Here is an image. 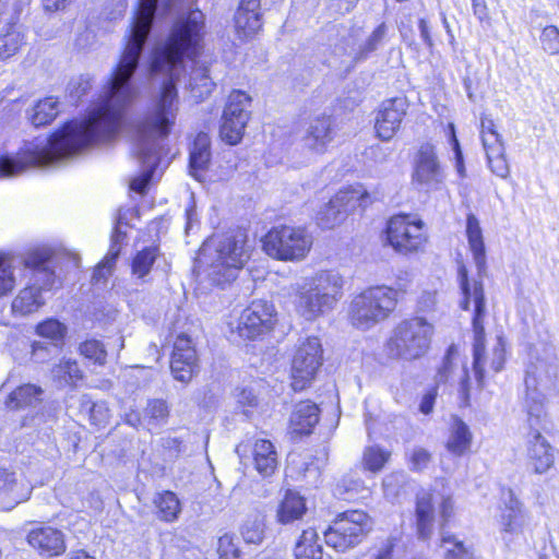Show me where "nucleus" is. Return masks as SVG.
<instances>
[{
	"instance_id": "f257e3e1",
	"label": "nucleus",
	"mask_w": 559,
	"mask_h": 559,
	"mask_svg": "<svg viewBox=\"0 0 559 559\" xmlns=\"http://www.w3.org/2000/svg\"><path fill=\"white\" fill-rule=\"evenodd\" d=\"M204 14L192 10L177 17L168 35L156 39L147 60V78L162 80L151 107L136 122L133 131V154L141 175L130 182L136 193L146 192L163 156L167 154L166 140L176 123L179 110L177 83L186 71V60L195 59L203 49Z\"/></svg>"
},
{
	"instance_id": "f03ea898",
	"label": "nucleus",
	"mask_w": 559,
	"mask_h": 559,
	"mask_svg": "<svg viewBox=\"0 0 559 559\" xmlns=\"http://www.w3.org/2000/svg\"><path fill=\"white\" fill-rule=\"evenodd\" d=\"M171 0H139L120 60L94 106H133L141 95L135 73L153 28L173 12Z\"/></svg>"
},
{
	"instance_id": "7ed1b4c3",
	"label": "nucleus",
	"mask_w": 559,
	"mask_h": 559,
	"mask_svg": "<svg viewBox=\"0 0 559 559\" xmlns=\"http://www.w3.org/2000/svg\"><path fill=\"white\" fill-rule=\"evenodd\" d=\"M209 281L224 288L234 282L250 259L247 237L241 230L214 235L203 245Z\"/></svg>"
},
{
	"instance_id": "20e7f679",
	"label": "nucleus",
	"mask_w": 559,
	"mask_h": 559,
	"mask_svg": "<svg viewBox=\"0 0 559 559\" xmlns=\"http://www.w3.org/2000/svg\"><path fill=\"white\" fill-rule=\"evenodd\" d=\"M344 280L336 271H322L314 277L297 285L296 311L306 320L312 321L325 311L333 309L342 297Z\"/></svg>"
},
{
	"instance_id": "39448f33",
	"label": "nucleus",
	"mask_w": 559,
	"mask_h": 559,
	"mask_svg": "<svg viewBox=\"0 0 559 559\" xmlns=\"http://www.w3.org/2000/svg\"><path fill=\"white\" fill-rule=\"evenodd\" d=\"M51 259L52 251L49 249L34 250L24 258V265L29 270L31 278L29 284L13 299V312L26 316L44 306L43 293L51 290L58 282Z\"/></svg>"
},
{
	"instance_id": "423d86ee",
	"label": "nucleus",
	"mask_w": 559,
	"mask_h": 559,
	"mask_svg": "<svg viewBox=\"0 0 559 559\" xmlns=\"http://www.w3.org/2000/svg\"><path fill=\"white\" fill-rule=\"evenodd\" d=\"M557 376V366L545 359L531 361L525 372L526 395L523 404L526 414V425L528 432L540 431L545 428L547 418L545 407V395L540 389L552 384Z\"/></svg>"
},
{
	"instance_id": "0eeeda50",
	"label": "nucleus",
	"mask_w": 559,
	"mask_h": 559,
	"mask_svg": "<svg viewBox=\"0 0 559 559\" xmlns=\"http://www.w3.org/2000/svg\"><path fill=\"white\" fill-rule=\"evenodd\" d=\"M433 332V325L423 317L403 320L386 343L388 353L397 359H418L429 349Z\"/></svg>"
},
{
	"instance_id": "6e6552de",
	"label": "nucleus",
	"mask_w": 559,
	"mask_h": 559,
	"mask_svg": "<svg viewBox=\"0 0 559 559\" xmlns=\"http://www.w3.org/2000/svg\"><path fill=\"white\" fill-rule=\"evenodd\" d=\"M397 292L388 286L370 287L357 295L352 304L349 317L354 326L368 330L386 319L395 309Z\"/></svg>"
},
{
	"instance_id": "1a4fd4ad",
	"label": "nucleus",
	"mask_w": 559,
	"mask_h": 559,
	"mask_svg": "<svg viewBox=\"0 0 559 559\" xmlns=\"http://www.w3.org/2000/svg\"><path fill=\"white\" fill-rule=\"evenodd\" d=\"M265 253L282 261H295L306 257L311 239L305 229L287 225L275 226L262 238Z\"/></svg>"
},
{
	"instance_id": "9d476101",
	"label": "nucleus",
	"mask_w": 559,
	"mask_h": 559,
	"mask_svg": "<svg viewBox=\"0 0 559 559\" xmlns=\"http://www.w3.org/2000/svg\"><path fill=\"white\" fill-rule=\"evenodd\" d=\"M371 531L369 515L360 510H350L340 514L325 532L324 540L328 546L338 552L353 548Z\"/></svg>"
},
{
	"instance_id": "9b49d317",
	"label": "nucleus",
	"mask_w": 559,
	"mask_h": 559,
	"mask_svg": "<svg viewBox=\"0 0 559 559\" xmlns=\"http://www.w3.org/2000/svg\"><path fill=\"white\" fill-rule=\"evenodd\" d=\"M427 239L424 222L411 215H394L386 224L385 241L397 253L409 254L421 251Z\"/></svg>"
},
{
	"instance_id": "f8f14e48",
	"label": "nucleus",
	"mask_w": 559,
	"mask_h": 559,
	"mask_svg": "<svg viewBox=\"0 0 559 559\" xmlns=\"http://www.w3.org/2000/svg\"><path fill=\"white\" fill-rule=\"evenodd\" d=\"M370 195L361 186H350L340 190L317 214L318 225L331 229L345 221L356 207H366Z\"/></svg>"
},
{
	"instance_id": "ddd939ff",
	"label": "nucleus",
	"mask_w": 559,
	"mask_h": 559,
	"mask_svg": "<svg viewBox=\"0 0 559 559\" xmlns=\"http://www.w3.org/2000/svg\"><path fill=\"white\" fill-rule=\"evenodd\" d=\"M323 364V349L320 340L316 336L302 341L292 361V388L302 391L310 386Z\"/></svg>"
},
{
	"instance_id": "4468645a",
	"label": "nucleus",
	"mask_w": 559,
	"mask_h": 559,
	"mask_svg": "<svg viewBox=\"0 0 559 559\" xmlns=\"http://www.w3.org/2000/svg\"><path fill=\"white\" fill-rule=\"evenodd\" d=\"M251 97L242 91H234L223 111L219 134L230 145L238 144L250 118Z\"/></svg>"
},
{
	"instance_id": "2eb2a0df",
	"label": "nucleus",
	"mask_w": 559,
	"mask_h": 559,
	"mask_svg": "<svg viewBox=\"0 0 559 559\" xmlns=\"http://www.w3.org/2000/svg\"><path fill=\"white\" fill-rule=\"evenodd\" d=\"M276 322L274 305L266 300H253L242 310L237 324L240 337L255 340L270 332Z\"/></svg>"
},
{
	"instance_id": "dca6fc26",
	"label": "nucleus",
	"mask_w": 559,
	"mask_h": 559,
	"mask_svg": "<svg viewBox=\"0 0 559 559\" xmlns=\"http://www.w3.org/2000/svg\"><path fill=\"white\" fill-rule=\"evenodd\" d=\"M412 179L419 190L429 192L441 189L445 175L433 145L426 143L419 147Z\"/></svg>"
},
{
	"instance_id": "f3484780",
	"label": "nucleus",
	"mask_w": 559,
	"mask_h": 559,
	"mask_svg": "<svg viewBox=\"0 0 559 559\" xmlns=\"http://www.w3.org/2000/svg\"><path fill=\"white\" fill-rule=\"evenodd\" d=\"M486 313V301L481 280L474 282V314L472 319L474 342H473V370L479 386H483L485 370V328L484 318Z\"/></svg>"
},
{
	"instance_id": "a211bd4d",
	"label": "nucleus",
	"mask_w": 559,
	"mask_h": 559,
	"mask_svg": "<svg viewBox=\"0 0 559 559\" xmlns=\"http://www.w3.org/2000/svg\"><path fill=\"white\" fill-rule=\"evenodd\" d=\"M408 108L406 97H393L383 100L376 116L374 129L382 141H390L401 128Z\"/></svg>"
},
{
	"instance_id": "6ab92c4d",
	"label": "nucleus",
	"mask_w": 559,
	"mask_h": 559,
	"mask_svg": "<svg viewBox=\"0 0 559 559\" xmlns=\"http://www.w3.org/2000/svg\"><path fill=\"white\" fill-rule=\"evenodd\" d=\"M198 356L192 341L186 334L177 336L170 360L174 378L180 382H189L198 369Z\"/></svg>"
},
{
	"instance_id": "aec40b11",
	"label": "nucleus",
	"mask_w": 559,
	"mask_h": 559,
	"mask_svg": "<svg viewBox=\"0 0 559 559\" xmlns=\"http://www.w3.org/2000/svg\"><path fill=\"white\" fill-rule=\"evenodd\" d=\"M530 522V516L523 504L515 498L512 490H509V499L500 515L502 539L509 545L514 537L523 534Z\"/></svg>"
},
{
	"instance_id": "412c9836",
	"label": "nucleus",
	"mask_w": 559,
	"mask_h": 559,
	"mask_svg": "<svg viewBox=\"0 0 559 559\" xmlns=\"http://www.w3.org/2000/svg\"><path fill=\"white\" fill-rule=\"evenodd\" d=\"M28 545L46 557L60 556L66 551V539L62 531L51 526H39L28 532Z\"/></svg>"
},
{
	"instance_id": "4be33fe9",
	"label": "nucleus",
	"mask_w": 559,
	"mask_h": 559,
	"mask_svg": "<svg viewBox=\"0 0 559 559\" xmlns=\"http://www.w3.org/2000/svg\"><path fill=\"white\" fill-rule=\"evenodd\" d=\"M335 134L334 121L330 115H320L309 121L306 134L302 139L307 148L316 152H325Z\"/></svg>"
},
{
	"instance_id": "5701e85b",
	"label": "nucleus",
	"mask_w": 559,
	"mask_h": 559,
	"mask_svg": "<svg viewBox=\"0 0 559 559\" xmlns=\"http://www.w3.org/2000/svg\"><path fill=\"white\" fill-rule=\"evenodd\" d=\"M320 420L319 406L307 400L297 403L290 414L289 428L295 436H308Z\"/></svg>"
},
{
	"instance_id": "b1692460",
	"label": "nucleus",
	"mask_w": 559,
	"mask_h": 559,
	"mask_svg": "<svg viewBox=\"0 0 559 559\" xmlns=\"http://www.w3.org/2000/svg\"><path fill=\"white\" fill-rule=\"evenodd\" d=\"M465 233L478 276L481 278L487 272L486 246L479 219L474 213H468L466 216Z\"/></svg>"
},
{
	"instance_id": "393cba45",
	"label": "nucleus",
	"mask_w": 559,
	"mask_h": 559,
	"mask_svg": "<svg viewBox=\"0 0 559 559\" xmlns=\"http://www.w3.org/2000/svg\"><path fill=\"white\" fill-rule=\"evenodd\" d=\"M124 224L122 217L119 216L111 234V243L109 250L103 261L95 267L92 275V283L98 285L105 283L116 264L121 251V245L126 239V231L120 229V225Z\"/></svg>"
},
{
	"instance_id": "a878e982",
	"label": "nucleus",
	"mask_w": 559,
	"mask_h": 559,
	"mask_svg": "<svg viewBox=\"0 0 559 559\" xmlns=\"http://www.w3.org/2000/svg\"><path fill=\"white\" fill-rule=\"evenodd\" d=\"M527 454L530 463L536 474L547 472L554 464V453L551 445L542 436L540 431L527 433Z\"/></svg>"
},
{
	"instance_id": "bb28decb",
	"label": "nucleus",
	"mask_w": 559,
	"mask_h": 559,
	"mask_svg": "<svg viewBox=\"0 0 559 559\" xmlns=\"http://www.w3.org/2000/svg\"><path fill=\"white\" fill-rule=\"evenodd\" d=\"M260 0H241L235 13V27L243 37L254 35L261 27Z\"/></svg>"
},
{
	"instance_id": "cd10ccee",
	"label": "nucleus",
	"mask_w": 559,
	"mask_h": 559,
	"mask_svg": "<svg viewBox=\"0 0 559 559\" xmlns=\"http://www.w3.org/2000/svg\"><path fill=\"white\" fill-rule=\"evenodd\" d=\"M211 156V139L209 134L199 132L189 153V171L197 180H201V173L207 170Z\"/></svg>"
},
{
	"instance_id": "c85d7f7f",
	"label": "nucleus",
	"mask_w": 559,
	"mask_h": 559,
	"mask_svg": "<svg viewBox=\"0 0 559 559\" xmlns=\"http://www.w3.org/2000/svg\"><path fill=\"white\" fill-rule=\"evenodd\" d=\"M307 512L306 500L298 492L288 489L277 507L276 520L283 525L300 520Z\"/></svg>"
},
{
	"instance_id": "c756f323",
	"label": "nucleus",
	"mask_w": 559,
	"mask_h": 559,
	"mask_svg": "<svg viewBox=\"0 0 559 559\" xmlns=\"http://www.w3.org/2000/svg\"><path fill=\"white\" fill-rule=\"evenodd\" d=\"M43 395L40 386L32 383L22 384L8 395L4 404L11 411L35 407L43 401Z\"/></svg>"
},
{
	"instance_id": "7c9ffc66",
	"label": "nucleus",
	"mask_w": 559,
	"mask_h": 559,
	"mask_svg": "<svg viewBox=\"0 0 559 559\" xmlns=\"http://www.w3.org/2000/svg\"><path fill=\"white\" fill-rule=\"evenodd\" d=\"M416 528L420 539L430 538L433 532L435 508L431 496L427 492L416 498Z\"/></svg>"
},
{
	"instance_id": "2f4dec72",
	"label": "nucleus",
	"mask_w": 559,
	"mask_h": 559,
	"mask_svg": "<svg viewBox=\"0 0 559 559\" xmlns=\"http://www.w3.org/2000/svg\"><path fill=\"white\" fill-rule=\"evenodd\" d=\"M253 462L255 469L263 477L271 476L277 467V453L273 443L265 439H259L253 445Z\"/></svg>"
},
{
	"instance_id": "473e14b6",
	"label": "nucleus",
	"mask_w": 559,
	"mask_h": 559,
	"mask_svg": "<svg viewBox=\"0 0 559 559\" xmlns=\"http://www.w3.org/2000/svg\"><path fill=\"white\" fill-rule=\"evenodd\" d=\"M389 26L386 23H380L370 35L358 46L353 53V61L359 63L368 60L372 53L382 48L388 38Z\"/></svg>"
},
{
	"instance_id": "72a5a7b5",
	"label": "nucleus",
	"mask_w": 559,
	"mask_h": 559,
	"mask_svg": "<svg viewBox=\"0 0 559 559\" xmlns=\"http://www.w3.org/2000/svg\"><path fill=\"white\" fill-rule=\"evenodd\" d=\"M472 432L459 417H454L450 435L445 443L447 450L455 456L463 455L471 447Z\"/></svg>"
},
{
	"instance_id": "f704fd0d",
	"label": "nucleus",
	"mask_w": 559,
	"mask_h": 559,
	"mask_svg": "<svg viewBox=\"0 0 559 559\" xmlns=\"http://www.w3.org/2000/svg\"><path fill=\"white\" fill-rule=\"evenodd\" d=\"M295 559H322L323 547L312 527L304 530L294 548Z\"/></svg>"
},
{
	"instance_id": "c9c22d12",
	"label": "nucleus",
	"mask_w": 559,
	"mask_h": 559,
	"mask_svg": "<svg viewBox=\"0 0 559 559\" xmlns=\"http://www.w3.org/2000/svg\"><path fill=\"white\" fill-rule=\"evenodd\" d=\"M157 518L165 522H173L178 519L181 512L180 501L173 491L158 493L154 499Z\"/></svg>"
},
{
	"instance_id": "e433bc0d",
	"label": "nucleus",
	"mask_w": 559,
	"mask_h": 559,
	"mask_svg": "<svg viewBox=\"0 0 559 559\" xmlns=\"http://www.w3.org/2000/svg\"><path fill=\"white\" fill-rule=\"evenodd\" d=\"M59 102L56 97L49 96L39 100L32 109L29 120L35 127L49 124L58 116Z\"/></svg>"
},
{
	"instance_id": "4c0bfd02",
	"label": "nucleus",
	"mask_w": 559,
	"mask_h": 559,
	"mask_svg": "<svg viewBox=\"0 0 559 559\" xmlns=\"http://www.w3.org/2000/svg\"><path fill=\"white\" fill-rule=\"evenodd\" d=\"M169 406L163 399H152L143 411V418L150 428H159L167 424Z\"/></svg>"
},
{
	"instance_id": "58836bf2",
	"label": "nucleus",
	"mask_w": 559,
	"mask_h": 559,
	"mask_svg": "<svg viewBox=\"0 0 559 559\" xmlns=\"http://www.w3.org/2000/svg\"><path fill=\"white\" fill-rule=\"evenodd\" d=\"M52 377L60 385H75L83 378V372L75 360L63 359L53 367Z\"/></svg>"
},
{
	"instance_id": "ea45409f",
	"label": "nucleus",
	"mask_w": 559,
	"mask_h": 559,
	"mask_svg": "<svg viewBox=\"0 0 559 559\" xmlns=\"http://www.w3.org/2000/svg\"><path fill=\"white\" fill-rule=\"evenodd\" d=\"M4 34H0V60H7L17 52L23 44L24 36L15 25H7Z\"/></svg>"
},
{
	"instance_id": "a19ab883",
	"label": "nucleus",
	"mask_w": 559,
	"mask_h": 559,
	"mask_svg": "<svg viewBox=\"0 0 559 559\" xmlns=\"http://www.w3.org/2000/svg\"><path fill=\"white\" fill-rule=\"evenodd\" d=\"M157 255L158 247L156 246L145 247L139 251L133 258L132 273L139 278L146 276L150 273Z\"/></svg>"
},
{
	"instance_id": "79ce46f5",
	"label": "nucleus",
	"mask_w": 559,
	"mask_h": 559,
	"mask_svg": "<svg viewBox=\"0 0 559 559\" xmlns=\"http://www.w3.org/2000/svg\"><path fill=\"white\" fill-rule=\"evenodd\" d=\"M441 543L445 547V559H474L473 551L462 540H459L456 536L442 532Z\"/></svg>"
},
{
	"instance_id": "37998d69",
	"label": "nucleus",
	"mask_w": 559,
	"mask_h": 559,
	"mask_svg": "<svg viewBox=\"0 0 559 559\" xmlns=\"http://www.w3.org/2000/svg\"><path fill=\"white\" fill-rule=\"evenodd\" d=\"M189 87L193 95L203 98L211 94L214 83L212 82L206 68L194 69L190 75Z\"/></svg>"
},
{
	"instance_id": "c03bdc74",
	"label": "nucleus",
	"mask_w": 559,
	"mask_h": 559,
	"mask_svg": "<svg viewBox=\"0 0 559 559\" xmlns=\"http://www.w3.org/2000/svg\"><path fill=\"white\" fill-rule=\"evenodd\" d=\"M390 452L379 445L367 447L364 451L362 463L366 469L377 473L382 469L390 457Z\"/></svg>"
},
{
	"instance_id": "a18cd8bd",
	"label": "nucleus",
	"mask_w": 559,
	"mask_h": 559,
	"mask_svg": "<svg viewBox=\"0 0 559 559\" xmlns=\"http://www.w3.org/2000/svg\"><path fill=\"white\" fill-rule=\"evenodd\" d=\"M80 354L97 365H105L107 350L104 343L96 338H90L80 344Z\"/></svg>"
},
{
	"instance_id": "49530a36",
	"label": "nucleus",
	"mask_w": 559,
	"mask_h": 559,
	"mask_svg": "<svg viewBox=\"0 0 559 559\" xmlns=\"http://www.w3.org/2000/svg\"><path fill=\"white\" fill-rule=\"evenodd\" d=\"M264 528L265 525L263 519L259 516L248 519L241 527V535L243 540L247 544H261L264 539Z\"/></svg>"
},
{
	"instance_id": "de8ad7c7",
	"label": "nucleus",
	"mask_w": 559,
	"mask_h": 559,
	"mask_svg": "<svg viewBox=\"0 0 559 559\" xmlns=\"http://www.w3.org/2000/svg\"><path fill=\"white\" fill-rule=\"evenodd\" d=\"M15 286V276L11 259L0 254V298L11 293Z\"/></svg>"
},
{
	"instance_id": "09e8293b",
	"label": "nucleus",
	"mask_w": 559,
	"mask_h": 559,
	"mask_svg": "<svg viewBox=\"0 0 559 559\" xmlns=\"http://www.w3.org/2000/svg\"><path fill=\"white\" fill-rule=\"evenodd\" d=\"M91 88L92 79L88 75H80L68 83L67 95L72 104H78Z\"/></svg>"
},
{
	"instance_id": "8fccbe9b",
	"label": "nucleus",
	"mask_w": 559,
	"mask_h": 559,
	"mask_svg": "<svg viewBox=\"0 0 559 559\" xmlns=\"http://www.w3.org/2000/svg\"><path fill=\"white\" fill-rule=\"evenodd\" d=\"M36 332L45 338L61 341L66 335L67 328L56 319H48L37 325Z\"/></svg>"
},
{
	"instance_id": "3c124183",
	"label": "nucleus",
	"mask_w": 559,
	"mask_h": 559,
	"mask_svg": "<svg viewBox=\"0 0 559 559\" xmlns=\"http://www.w3.org/2000/svg\"><path fill=\"white\" fill-rule=\"evenodd\" d=\"M540 45L548 55L559 53V28L555 25L546 26L540 34Z\"/></svg>"
},
{
	"instance_id": "603ef678",
	"label": "nucleus",
	"mask_w": 559,
	"mask_h": 559,
	"mask_svg": "<svg viewBox=\"0 0 559 559\" xmlns=\"http://www.w3.org/2000/svg\"><path fill=\"white\" fill-rule=\"evenodd\" d=\"M217 552L219 559H241V551L235 544V536L224 534L218 538Z\"/></svg>"
},
{
	"instance_id": "864d4df0",
	"label": "nucleus",
	"mask_w": 559,
	"mask_h": 559,
	"mask_svg": "<svg viewBox=\"0 0 559 559\" xmlns=\"http://www.w3.org/2000/svg\"><path fill=\"white\" fill-rule=\"evenodd\" d=\"M487 162L490 170L500 178H506L509 175V165L504 157V148L503 150H493L488 153Z\"/></svg>"
},
{
	"instance_id": "5fc2aeb1",
	"label": "nucleus",
	"mask_w": 559,
	"mask_h": 559,
	"mask_svg": "<svg viewBox=\"0 0 559 559\" xmlns=\"http://www.w3.org/2000/svg\"><path fill=\"white\" fill-rule=\"evenodd\" d=\"M21 14L17 0H0V23L15 25Z\"/></svg>"
},
{
	"instance_id": "6e6d98bb",
	"label": "nucleus",
	"mask_w": 559,
	"mask_h": 559,
	"mask_svg": "<svg viewBox=\"0 0 559 559\" xmlns=\"http://www.w3.org/2000/svg\"><path fill=\"white\" fill-rule=\"evenodd\" d=\"M457 276L460 282V288L462 290L463 299L461 301V308L463 310L469 309L471 299L474 300V286L471 287L468 280V272L464 264H461L457 270Z\"/></svg>"
},
{
	"instance_id": "4d7b16f0",
	"label": "nucleus",
	"mask_w": 559,
	"mask_h": 559,
	"mask_svg": "<svg viewBox=\"0 0 559 559\" xmlns=\"http://www.w3.org/2000/svg\"><path fill=\"white\" fill-rule=\"evenodd\" d=\"M449 128H450V140L449 141H450V145L452 146V151L454 153L455 169H456L457 175L461 178H465L466 177V169H465V166H464L463 152L461 150L460 142H459V140L456 138V134H455L454 124L450 123Z\"/></svg>"
},
{
	"instance_id": "13d9d810",
	"label": "nucleus",
	"mask_w": 559,
	"mask_h": 559,
	"mask_svg": "<svg viewBox=\"0 0 559 559\" xmlns=\"http://www.w3.org/2000/svg\"><path fill=\"white\" fill-rule=\"evenodd\" d=\"M364 489V481L360 478L354 477L349 474L343 476L336 485V492L340 495H350L352 492L359 493Z\"/></svg>"
},
{
	"instance_id": "bf43d9fd",
	"label": "nucleus",
	"mask_w": 559,
	"mask_h": 559,
	"mask_svg": "<svg viewBox=\"0 0 559 559\" xmlns=\"http://www.w3.org/2000/svg\"><path fill=\"white\" fill-rule=\"evenodd\" d=\"M127 7V0H108L104 9L105 17L109 21H116L124 14Z\"/></svg>"
},
{
	"instance_id": "052dcab7",
	"label": "nucleus",
	"mask_w": 559,
	"mask_h": 559,
	"mask_svg": "<svg viewBox=\"0 0 559 559\" xmlns=\"http://www.w3.org/2000/svg\"><path fill=\"white\" fill-rule=\"evenodd\" d=\"M454 348L453 346H450L447 350V354L444 355L441 366L438 368L437 374H436V383H445L452 372L453 364H452V353Z\"/></svg>"
},
{
	"instance_id": "680f3d73",
	"label": "nucleus",
	"mask_w": 559,
	"mask_h": 559,
	"mask_svg": "<svg viewBox=\"0 0 559 559\" xmlns=\"http://www.w3.org/2000/svg\"><path fill=\"white\" fill-rule=\"evenodd\" d=\"M430 459V453L427 450L423 448L415 449L411 455V469L415 472L425 469L428 466Z\"/></svg>"
},
{
	"instance_id": "e2e57ef3",
	"label": "nucleus",
	"mask_w": 559,
	"mask_h": 559,
	"mask_svg": "<svg viewBox=\"0 0 559 559\" xmlns=\"http://www.w3.org/2000/svg\"><path fill=\"white\" fill-rule=\"evenodd\" d=\"M481 142L484 150L486 152V155L493 150H503V143L501 135L498 132H487L485 131V134L481 135Z\"/></svg>"
},
{
	"instance_id": "0e129e2a",
	"label": "nucleus",
	"mask_w": 559,
	"mask_h": 559,
	"mask_svg": "<svg viewBox=\"0 0 559 559\" xmlns=\"http://www.w3.org/2000/svg\"><path fill=\"white\" fill-rule=\"evenodd\" d=\"M454 503L451 497H444L439 507V513L441 518V533L445 532L444 526L453 515Z\"/></svg>"
},
{
	"instance_id": "69168bd1",
	"label": "nucleus",
	"mask_w": 559,
	"mask_h": 559,
	"mask_svg": "<svg viewBox=\"0 0 559 559\" xmlns=\"http://www.w3.org/2000/svg\"><path fill=\"white\" fill-rule=\"evenodd\" d=\"M504 366V348L502 337H498V345L493 349V358L491 361V368L499 372L503 369Z\"/></svg>"
},
{
	"instance_id": "338daca9",
	"label": "nucleus",
	"mask_w": 559,
	"mask_h": 559,
	"mask_svg": "<svg viewBox=\"0 0 559 559\" xmlns=\"http://www.w3.org/2000/svg\"><path fill=\"white\" fill-rule=\"evenodd\" d=\"M237 402L242 406L253 407L258 404V399L251 389H240L236 394Z\"/></svg>"
},
{
	"instance_id": "774afa93",
	"label": "nucleus",
	"mask_w": 559,
	"mask_h": 559,
	"mask_svg": "<svg viewBox=\"0 0 559 559\" xmlns=\"http://www.w3.org/2000/svg\"><path fill=\"white\" fill-rule=\"evenodd\" d=\"M394 542L388 539L370 559H393Z\"/></svg>"
}]
</instances>
